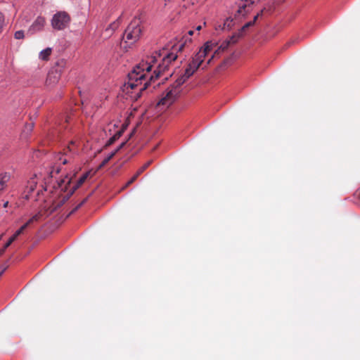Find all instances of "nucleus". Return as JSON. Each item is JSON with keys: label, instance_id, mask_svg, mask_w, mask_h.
<instances>
[{"label": "nucleus", "instance_id": "39448f33", "mask_svg": "<svg viewBox=\"0 0 360 360\" xmlns=\"http://www.w3.org/2000/svg\"><path fill=\"white\" fill-rule=\"evenodd\" d=\"M76 143L70 141L69 145L56 156V160L60 161L63 165L67 164L77 154Z\"/></svg>", "mask_w": 360, "mask_h": 360}, {"label": "nucleus", "instance_id": "7c9ffc66", "mask_svg": "<svg viewBox=\"0 0 360 360\" xmlns=\"http://www.w3.org/2000/svg\"><path fill=\"white\" fill-rule=\"evenodd\" d=\"M5 250L6 249H4V247L0 250V256L4 253Z\"/></svg>", "mask_w": 360, "mask_h": 360}, {"label": "nucleus", "instance_id": "1a4fd4ad", "mask_svg": "<svg viewBox=\"0 0 360 360\" xmlns=\"http://www.w3.org/2000/svg\"><path fill=\"white\" fill-rule=\"evenodd\" d=\"M153 160H148L142 167H141L136 173L126 183L122 189H124L132 184L136 179L152 164Z\"/></svg>", "mask_w": 360, "mask_h": 360}, {"label": "nucleus", "instance_id": "aec40b11", "mask_svg": "<svg viewBox=\"0 0 360 360\" xmlns=\"http://www.w3.org/2000/svg\"><path fill=\"white\" fill-rule=\"evenodd\" d=\"M259 15V13L257 14L252 20L245 23L240 29V32H243L246 28L249 27L250 26H252L254 25L255 22L256 21V20L257 19L258 16Z\"/></svg>", "mask_w": 360, "mask_h": 360}, {"label": "nucleus", "instance_id": "dca6fc26", "mask_svg": "<svg viewBox=\"0 0 360 360\" xmlns=\"http://www.w3.org/2000/svg\"><path fill=\"white\" fill-rule=\"evenodd\" d=\"M88 176H89V173L86 172V173L84 174L79 179L77 184L72 187L71 192H70V195H72L75 192V190H77L79 186H81L84 183V181L86 180Z\"/></svg>", "mask_w": 360, "mask_h": 360}, {"label": "nucleus", "instance_id": "bb28decb", "mask_svg": "<svg viewBox=\"0 0 360 360\" xmlns=\"http://www.w3.org/2000/svg\"><path fill=\"white\" fill-rule=\"evenodd\" d=\"M148 86V82H145L143 86L140 88L139 94L143 90H145L147 88Z\"/></svg>", "mask_w": 360, "mask_h": 360}, {"label": "nucleus", "instance_id": "423d86ee", "mask_svg": "<svg viewBox=\"0 0 360 360\" xmlns=\"http://www.w3.org/2000/svg\"><path fill=\"white\" fill-rule=\"evenodd\" d=\"M70 21V18L67 13L58 12L52 18L51 25L55 30H62L68 27Z\"/></svg>", "mask_w": 360, "mask_h": 360}, {"label": "nucleus", "instance_id": "f257e3e1", "mask_svg": "<svg viewBox=\"0 0 360 360\" xmlns=\"http://www.w3.org/2000/svg\"><path fill=\"white\" fill-rule=\"evenodd\" d=\"M238 56L233 46H218L213 50L212 46H201L186 69L184 74L179 77L162 94L157 103V106L167 108L172 105L181 92V86L195 72L200 65L207 58V64L212 60L223 58V65H229Z\"/></svg>", "mask_w": 360, "mask_h": 360}, {"label": "nucleus", "instance_id": "6ab92c4d", "mask_svg": "<svg viewBox=\"0 0 360 360\" xmlns=\"http://www.w3.org/2000/svg\"><path fill=\"white\" fill-rule=\"evenodd\" d=\"M52 50L50 47L41 51L39 53V58L43 60H47L49 56L51 54Z\"/></svg>", "mask_w": 360, "mask_h": 360}, {"label": "nucleus", "instance_id": "9b49d317", "mask_svg": "<svg viewBox=\"0 0 360 360\" xmlns=\"http://www.w3.org/2000/svg\"><path fill=\"white\" fill-rule=\"evenodd\" d=\"M257 0H245L242 1L238 6V13L243 15L245 13L249 12V7L251 4L256 2Z\"/></svg>", "mask_w": 360, "mask_h": 360}, {"label": "nucleus", "instance_id": "c85d7f7f", "mask_svg": "<svg viewBox=\"0 0 360 360\" xmlns=\"http://www.w3.org/2000/svg\"><path fill=\"white\" fill-rule=\"evenodd\" d=\"M300 38H296V39H295L292 41V43H293V44H295V43H300Z\"/></svg>", "mask_w": 360, "mask_h": 360}, {"label": "nucleus", "instance_id": "4468645a", "mask_svg": "<svg viewBox=\"0 0 360 360\" xmlns=\"http://www.w3.org/2000/svg\"><path fill=\"white\" fill-rule=\"evenodd\" d=\"M125 144V142H122L120 146L113 152H112L108 157H106L103 161L98 166V169L103 168V167H105L108 163V162L115 156V155L117 153V151L119 150H120V148H122Z\"/></svg>", "mask_w": 360, "mask_h": 360}, {"label": "nucleus", "instance_id": "0eeeda50", "mask_svg": "<svg viewBox=\"0 0 360 360\" xmlns=\"http://www.w3.org/2000/svg\"><path fill=\"white\" fill-rule=\"evenodd\" d=\"M45 24V18L41 16H38L32 22V24L30 26L27 30V34H34L38 32L43 30Z\"/></svg>", "mask_w": 360, "mask_h": 360}, {"label": "nucleus", "instance_id": "473e14b6", "mask_svg": "<svg viewBox=\"0 0 360 360\" xmlns=\"http://www.w3.org/2000/svg\"><path fill=\"white\" fill-rule=\"evenodd\" d=\"M205 46H207V45H213L212 44H211L210 41H206L205 44H204Z\"/></svg>", "mask_w": 360, "mask_h": 360}, {"label": "nucleus", "instance_id": "5701e85b", "mask_svg": "<svg viewBox=\"0 0 360 360\" xmlns=\"http://www.w3.org/2000/svg\"><path fill=\"white\" fill-rule=\"evenodd\" d=\"M5 25V17L1 13H0V33L2 32Z\"/></svg>", "mask_w": 360, "mask_h": 360}, {"label": "nucleus", "instance_id": "a211bd4d", "mask_svg": "<svg viewBox=\"0 0 360 360\" xmlns=\"http://www.w3.org/2000/svg\"><path fill=\"white\" fill-rule=\"evenodd\" d=\"M123 130H118L105 143V148L112 145L116 140H117L122 134Z\"/></svg>", "mask_w": 360, "mask_h": 360}, {"label": "nucleus", "instance_id": "20e7f679", "mask_svg": "<svg viewBox=\"0 0 360 360\" xmlns=\"http://www.w3.org/2000/svg\"><path fill=\"white\" fill-rule=\"evenodd\" d=\"M64 64V61L62 60L50 70L46 80V85L47 86L53 87L58 83L60 78Z\"/></svg>", "mask_w": 360, "mask_h": 360}, {"label": "nucleus", "instance_id": "f704fd0d", "mask_svg": "<svg viewBox=\"0 0 360 360\" xmlns=\"http://www.w3.org/2000/svg\"><path fill=\"white\" fill-rule=\"evenodd\" d=\"M183 47H184V46H179V51H182V49H183Z\"/></svg>", "mask_w": 360, "mask_h": 360}, {"label": "nucleus", "instance_id": "c9c22d12", "mask_svg": "<svg viewBox=\"0 0 360 360\" xmlns=\"http://www.w3.org/2000/svg\"><path fill=\"white\" fill-rule=\"evenodd\" d=\"M4 270H2L1 272H0V276L2 275V274L4 273Z\"/></svg>", "mask_w": 360, "mask_h": 360}, {"label": "nucleus", "instance_id": "72a5a7b5", "mask_svg": "<svg viewBox=\"0 0 360 360\" xmlns=\"http://www.w3.org/2000/svg\"><path fill=\"white\" fill-rule=\"evenodd\" d=\"M201 25H198L197 27H196V30H200L201 29Z\"/></svg>", "mask_w": 360, "mask_h": 360}, {"label": "nucleus", "instance_id": "a878e982", "mask_svg": "<svg viewBox=\"0 0 360 360\" xmlns=\"http://www.w3.org/2000/svg\"><path fill=\"white\" fill-rule=\"evenodd\" d=\"M54 172L56 173V174H58L59 172V169H58V167H54L53 168V169L51 171V177H53V174Z\"/></svg>", "mask_w": 360, "mask_h": 360}, {"label": "nucleus", "instance_id": "2eb2a0df", "mask_svg": "<svg viewBox=\"0 0 360 360\" xmlns=\"http://www.w3.org/2000/svg\"><path fill=\"white\" fill-rule=\"evenodd\" d=\"M193 30H189L187 34L181 37L177 41L178 45H186L187 43L191 42V36L193 34Z\"/></svg>", "mask_w": 360, "mask_h": 360}, {"label": "nucleus", "instance_id": "ddd939ff", "mask_svg": "<svg viewBox=\"0 0 360 360\" xmlns=\"http://www.w3.org/2000/svg\"><path fill=\"white\" fill-rule=\"evenodd\" d=\"M11 174L9 172H3L0 174V191H4L8 182L11 180Z\"/></svg>", "mask_w": 360, "mask_h": 360}, {"label": "nucleus", "instance_id": "7ed1b4c3", "mask_svg": "<svg viewBox=\"0 0 360 360\" xmlns=\"http://www.w3.org/2000/svg\"><path fill=\"white\" fill-rule=\"evenodd\" d=\"M142 33L141 20L139 18L135 17L131 22L125 30L123 34V39L125 43H136L141 37Z\"/></svg>", "mask_w": 360, "mask_h": 360}, {"label": "nucleus", "instance_id": "e433bc0d", "mask_svg": "<svg viewBox=\"0 0 360 360\" xmlns=\"http://www.w3.org/2000/svg\"><path fill=\"white\" fill-rule=\"evenodd\" d=\"M32 127H33V125H32V124H31V125H30V129H32Z\"/></svg>", "mask_w": 360, "mask_h": 360}, {"label": "nucleus", "instance_id": "6e6552de", "mask_svg": "<svg viewBox=\"0 0 360 360\" xmlns=\"http://www.w3.org/2000/svg\"><path fill=\"white\" fill-rule=\"evenodd\" d=\"M42 213L39 212L34 216H32L25 224H23L15 233L13 235L16 239L23 231L28 227L31 226L34 223L37 222L42 217Z\"/></svg>", "mask_w": 360, "mask_h": 360}, {"label": "nucleus", "instance_id": "b1692460", "mask_svg": "<svg viewBox=\"0 0 360 360\" xmlns=\"http://www.w3.org/2000/svg\"><path fill=\"white\" fill-rule=\"evenodd\" d=\"M88 200V197L85 198L80 203H79L71 212V213L75 212L78 209H79Z\"/></svg>", "mask_w": 360, "mask_h": 360}, {"label": "nucleus", "instance_id": "412c9836", "mask_svg": "<svg viewBox=\"0 0 360 360\" xmlns=\"http://www.w3.org/2000/svg\"><path fill=\"white\" fill-rule=\"evenodd\" d=\"M233 20L227 18L224 23V30H230L232 26Z\"/></svg>", "mask_w": 360, "mask_h": 360}, {"label": "nucleus", "instance_id": "f8f14e48", "mask_svg": "<svg viewBox=\"0 0 360 360\" xmlns=\"http://www.w3.org/2000/svg\"><path fill=\"white\" fill-rule=\"evenodd\" d=\"M120 19L121 17H119L116 20H115L108 25V27L105 30L103 33L105 37L112 34V33L119 27L120 25Z\"/></svg>", "mask_w": 360, "mask_h": 360}, {"label": "nucleus", "instance_id": "4be33fe9", "mask_svg": "<svg viewBox=\"0 0 360 360\" xmlns=\"http://www.w3.org/2000/svg\"><path fill=\"white\" fill-rule=\"evenodd\" d=\"M25 37L24 32L22 30L16 31L14 34V37L16 39H23Z\"/></svg>", "mask_w": 360, "mask_h": 360}, {"label": "nucleus", "instance_id": "cd10ccee", "mask_svg": "<svg viewBox=\"0 0 360 360\" xmlns=\"http://www.w3.org/2000/svg\"><path fill=\"white\" fill-rule=\"evenodd\" d=\"M355 195L359 199H360V188L356 191Z\"/></svg>", "mask_w": 360, "mask_h": 360}, {"label": "nucleus", "instance_id": "f3484780", "mask_svg": "<svg viewBox=\"0 0 360 360\" xmlns=\"http://www.w3.org/2000/svg\"><path fill=\"white\" fill-rule=\"evenodd\" d=\"M70 183V179H68L67 176L61 179L59 182H57V184L53 186L55 189H58L60 188L61 191L65 190L67 188V185Z\"/></svg>", "mask_w": 360, "mask_h": 360}, {"label": "nucleus", "instance_id": "393cba45", "mask_svg": "<svg viewBox=\"0 0 360 360\" xmlns=\"http://www.w3.org/2000/svg\"><path fill=\"white\" fill-rule=\"evenodd\" d=\"M15 240V237L13 236H11L9 240L7 241V243L4 245V249H6L7 248H8L11 243Z\"/></svg>", "mask_w": 360, "mask_h": 360}, {"label": "nucleus", "instance_id": "2f4dec72", "mask_svg": "<svg viewBox=\"0 0 360 360\" xmlns=\"http://www.w3.org/2000/svg\"><path fill=\"white\" fill-rule=\"evenodd\" d=\"M70 119V116H68V115H67V116L65 117V122H68Z\"/></svg>", "mask_w": 360, "mask_h": 360}, {"label": "nucleus", "instance_id": "f03ea898", "mask_svg": "<svg viewBox=\"0 0 360 360\" xmlns=\"http://www.w3.org/2000/svg\"><path fill=\"white\" fill-rule=\"evenodd\" d=\"M177 53L170 51L165 48L155 56H147L146 60H143L138 65L133 68L128 74V81L124 84V91L129 89H134L142 82L146 80L147 74L150 72L153 64L160 60V63L153 74L149 77L150 82L158 79L161 75L169 70V67L177 58Z\"/></svg>", "mask_w": 360, "mask_h": 360}, {"label": "nucleus", "instance_id": "c756f323", "mask_svg": "<svg viewBox=\"0 0 360 360\" xmlns=\"http://www.w3.org/2000/svg\"><path fill=\"white\" fill-rule=\"evenodd\" d=\"M8 201H6V202L4 203V205H3V207H4V208H6V207H8Z\"/></svg>", "mask_w": 360, "mask_h": 360}, {"label": "nucleus", "instance_id": "9d476101", "mask_svg": "<svg viewBox=\"0 0 360 360\" xmlns=\"http://www.w3.org/2000/svg\"><path fill=\"white\" fill-rule=\"evenodd\" d=\"M37 176L33 175L27 182V185L25 188V198L29 199V195L31 193H32L37 184V181L36 180Z\"/></svg>", "mask_w": 360, "mask_h": 360}]
</instances>
